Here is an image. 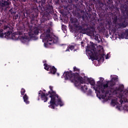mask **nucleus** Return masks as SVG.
I'll return each mask as SVG.
<instances>
[{
    "label": "nucleus",
    "mask_w": 128,
    "mask_h": 128,
    "mask_svg": "<svg viewBox=\"0 0 128 128\" xmlns=\"http://www.w3.org/2000/svg\"><path fill=\"white\" fill-rule=\"evenodd\" d=\"M40 36L46 42V44L44 43L45 46L48 45L54 46V44H58V38L52 34L50 28H48Z\"/></svg>",
    "instance_id": "4"
},
{
    "label": "nucleus",
    "mask_w": 128,
    "mask_h": 128,
    "mask_svg": "<svg viewBox=\"0 0 128 128\" xmlns=\"http://www.w3.org/2000/svg\"><path fill=\"white\" fill-rule=\"evenodd\" d=\"M102 94H100H100H98V96H100V98H102V100H104V98H106V96H108V94H110V91L108 90H104V93H102Z\"/></svg>",
    "instance_id": "14"
},
{
    "label": "nucleus",
    "mask_w": 128,
    "mask_h": 128,
    "mask_svg": "<svg viewBox=\"0 0 128 128\" xmlns=\"http://www.w3.org/2000/svg\"><path fill=\"white\" fill-rule=\"evenodd\" d=\"M93 37L94 38V40H98V34H95Z\"/></svg>",
    "instance_id": "29"
},
{
    "label": "nucleus",
    "mask_w": 128,
    "mask_h": 128,
    "mask_svg": "<svg viewBox=\"0 0 128 128\" xmlns=\"http://www.w3.org/2000/svg\"><path fill=\"white\" fill-rule=\"evenodd\" d=\"M108 54H107V56H106V60H108Z\"/></svg>",
    "instance_id": "37"
},
{
    "label": "nucleus",
    "mask_w": 128,
    "mask_h": 128,
    "mask_svg": "<svg viewBox=\"0 0 128 128\" xmlns=\"http://www.w3.org/2000/svg\"><path fill=\"white\" fill-rule=\"evenodd\" d=\"M70 22L72 24H73L74 26H76L77 24H80V22H78L76 18H72Z\"/></svg>",
    "instance_id": "15"
},
{
    "label": "nucleus",
    "mask_w": 128,
    "mask_h": 128,
    "mask_svg": "<svg viewBox=\"0 0 128 128\" xmlns=\"http://www.w3.org/2000/svg\"><path fill=\"white\" fill-rule=\"evenodd\" d=\"M76 50H74V51L76 52Z\"/></svg>",
    "instance_id": "42"
},
{
    "label": "nucleus",
    "mask_w": 128,
    "mask_h": 128,
    "mask_svg": "<svg viewBox=\"0 0 128 128\" xmlns=\"http://www.w3.org/2000/svg\"><path fill=\"white\" fill-rule=\"evenodd\" d=\"M122 38L128 40V29L125 30L124 32L122 34Z\"/></svg>",
    "instance_id": "17"
},
{
    "label": "nucleus",
    "mask_w": 128,
    "mask_h": 128,
    "mask_svg": "<svg viewBox=\"0 0 128 128\" xmlns=\"http://www.w3.org/2000/svg\"><path fill=\"white\" fill-rule=\"evenodd\" d=\"M2 27V23H0V28ZM4 30H6L7 32H2L4 30L2 29L0 30V38H10L12 36L13 40L16 39V36H18L17 40H20L22 42H26L28 40V36H26L25 34L22 36L24 32L21 30H18L16 32V34L15 36L12 34V28L8 26H4Z\"/></svg>",
    "instance_id": "2"
},
{
    "label": "nucleus",
    "mask_w": 128,
    "mask_h": 128,
    "mask_svg": "<svg viewBox=\"0 0 128 128\" xmlns=\"http://www.w3.org/2000/svg\"><path fill=\"white\" fill-rule=\"evenodd\" d=\"M92 94V90L90 89L88 90V94Z\"/></svg>",
    "instance_id": "33"
},
{
    "label": "nucleus",
    "mask_w": 128,
    "mask_h": 128,
    "mask_svg": "<svg viewBox=\"0 0 128 128\" xmlns=\"http://www.w3.org/2000/svg\"><path fill=\"white\" fill-rule=\"evenodd\" d=\"M52 0H48V6H46V8H41V10L42 12L45 11L47 12H49L50 14H54V7H52Z\"/></svg>",
    "instance_id": "7"
},
{
    "label": "nucleus",
    "mask_w": 128,
    "mask_h": 128,
    "mask_svg": "<svg viewBox=\"0 0 128 128\" xmlns=\"http://www.w3.org/2000/svg\"><path fill=\"white\" fill-rule=\"evenodd\" d=\"M52 23H50V24H52Z\"/></svg>",
    "instance_id": "43"
},
{
    "label": "nucleus",
    "mask_w": 128,
    "mask_h": 128,
    "mask_svg": "<svg viewBox=\"0 0 128 128\" xmlns=\"http://www.w3.org/2000/svg\"><path fill=\"white\" fill-rule=\"evenodd\" d=\"M102 2H104V0H98V4L100 6H102V4L104 5Z\"/></svg>",
    "instance_id": "28"
},
{
    "label": "nucleus",
    "mask_w": 128,
    "mask_h": 128,
    "mask_svg": "<svg viewBox=\"0 0 128 128\" xmlns=\"http://www.w3.org/2000/svg\"><path fill=\"white\" fill-rule=\"evenodd\" d=\"M110 80L113 82H115V84H116V82H118V78L117 76H115L112 78Z\"/></svg>",
    "instance_id": "21"
},
{
    "label": "nucleus",
    "mask_w": 128,
    "mask_h": 128,
    "mask_svg": "<svg viewBox=\"0 0 128 128\" xmlns=\"http://www.w3.org/2000/svg\"><path fill=\"white\" fill-rule=\"evenodd\" d=\"M97 84L98 86L96 88V87H94V88L95 90L96 96H98L100 94H104V90H106V88L104 87V84L100 81H98L97 82Z\"/></svg>",
    "instance_id": "6"
},
{
    "label": "nucleus",
    "mask_w": 128,
    "mask_h": 128,
    "mask_svg": "<svg viewBox=\"0 0 128 128\" xmlns=\"http://www.w3.org/2000/svg\"><path fill=\"white\" fill-rule=\"evenodd\" d=\"M74 26L76 28L77 30H82V26H80V24L75 25V26Z\"/></svg>",
    "instance_id": "26"
},
{
    "label": "nucleus",
    "mask_w": 128,
    "mask_h": 128,
    "mask_svg": "<svg viewBox=\"0 0 128 128\" xmlns=\"http://www.w3.org/2000/svg\"><path fill=\"white\" fill-rule=\"evenodd\" d=\"M38 100H40V98L42 99V100L44 101V102H48V95L50 94V93H46L45 94L44 92H42V90H40L39 92H38Z\"/></svg>",
    "instance_id": "9"
},
{
    "label": "nucleus",
    "mask_w": 128,
    "mask_h": 128,
    "mask_svg": "<svg viewBox=\"0 0 128 128\" xmlns=\"http://www.w3.org/2000/svg\"><path fill=\"white\" fill-rule=\"evenodd\" d=\"M22 2H26V0H22Z\"/></svg>",
    "instance_id": "39"
},
{
    "label": "nucleus",
    "mask_w": 128,
    "mask_h": 128,
    "mask_svg": "<svg viewBox=\"0 0 128 128\" xmlns=\"http://www.w3.org/2000/svg\"><path fill=\"white\" fill-rule=\"evenodd\" d=\"M122 86H120L119 87H116L114 89H112L114 94H118V92H122Z\"/></svg>",
    "instance_id": "16"
},
{
    "label": "nucleus",
    "mask_w": 128,
    "mask_h": 128,
    "mask_svg": "<svg viewBox=\"0 0 128 128\" xmlns=\"http://www.w3.org/2000/svg\"><path fill=\"white\" fill-rule=\"evenodd\" d=\"M108 2H107L108 4H112V2H114L113 0H108Z\"/></svg>",
    "instance_id": "32"
},
{
    "label": "nucleus",
    "mask_w": 128,
    "mask_h": 128,
    "mask_svg": "<svg viewBox=\"0 0 128 128\" xmlns=\"http://www.w3.org/2000/svg\"><path fill=\"white\" fill-rule=\"evenodd\" d=\"M58 76H60V74L58 73L57 74Z\"/></svg>",
    "instance_id": "40"
},
{
    "label": "nucleus",
    "mask_w": 128,
    "mask_h": 128,
    "mask_svg": "<svg viewBox=\"0 0 128 128\" xmlns=\"http://www.w3.org/2000/svg\"><path fill=\"white\" fill-rule=\"evenodd\" d=\"M74 72H80V69L76 68V66L74 67Z\"/></svg>",
    "instance_id": "31"
},
{
    "label": "nucleus",
    "mask_w": 128,
    "mask_h": 128,
    "mask_svg": "<svg viewBox=\"0 0 128 128\" xmlns=\"http://www.w3.org/2000/svg\"><path fill=\"white\" fill-rule=\"evenodd\" d=\"M47 20H50V12L44 11L43 12L42 18L41 20L42 22H44Z\"/></svg>",
    "instance_id": "11"
},
{
    "label": "nucleus",
    "mask_w": 128,
    "mask_h": 128,
    "mask_svg": "<svg viewBox=\"0 0 128 128\" xmlns=\"http://www.w3.org/2000/svg\"><path fill=\"white\" fill-rule=\"evenodd\" d=\"M64 78L66 80H69L71 82H74L76 86H80V84H84L81 86V90L84 92L88 90V86L86 85L84 80L82 77L80 76L78 73H74L72 70L65 72L62 76V78Z\"/></svg>",
    "instance_id": "1"
},
{
    "label": "nucleus",
    "mask_w": 128,
    "mask_h": 128,
    "mask_svg": "<svg viewBox=\"0 0 128 128\" xmlns=\"http://www.w3.org/2000/svg\"><path fill=\"white\" fill-rule=\"evenodd\" d=\"M8 12L9 14H16V12L14 11V8H11Z\"/></svg>",
    "instance_id": "24"
},
{
    "label": "nucleus",
    "mask_w": 128,
    "mask_h": 128,
    "mask_svg": "<svg viewBox=\"0 0 128 128\" xmlns=\"http://www.w3.org/2000/svg\"><path fill=\"white\" fill-rule=\"evenodd\" d=\"M18 18V14L14 16V18H15V20H16Z\"/></svg>",
    "instance_id": "34"
},
{
    "label": "nucleus",
    "mask_w": 128,
    "mask_h": 128,
    "mask_svg": "<svg viewBox=\"0 0 128 128\" xmlns=\"http://www.w3.org/2000/svg\"><path fill=\"white\" fill-rule=\"evenodd\" d=\"M44 70H48V72H50L48 74H56V68L54 66H52L48 64H44Z\"/></svg>",
    "instance_id": "8"
},
{
    "label": "nucleus",
    "mask_w": 128,
    "mask_h": 128,
    "mask_svg": "<svg viewBox=\"0 0 128 128\" xmlns=\"http://www.w3.org/2000/svg\"><path fill=\"white\" fill-rule=\"evenodd\" d=\"M43 91L44 92H46V90H43Z\"/></svg>",
    "instance_id": "41"
},
{
    "label": "nucleus",
    "mask_w": 128,
    "mask_h": 128,
    "mask_svg": "<svg viewBox=\"0 0 128 128\" xmlns=\"http://www.w3.org/2000/svg\"><path fill=\"white\" fill-rule=\"evenodd\" d=\"M86 54L90 56V58L98 60V62H104V54H100L96 52V48L92 46L91 48L86 49Z\"/></svg>",
    "instance_id": "5"
},
{
    "label": "nucleus",
    "mask_w": 128,
    "mask_h": 128,
    "mask_svg": "<svg viewBox=\"0 0 128 128\" xmlns=\"http://www.w3.org/2000/svg\"><path fill=\"white\" fill-rule=\"evenodd\" d=\"M38 32H40L38 28H34V34H35L36 36H38Z\"/></svg>",
    "instance_id": "23"
},
{
    "label": "nucleus",
    "mask_w": 128,
    "mask_h": 128,
    "mask_svg": "<svg viewBox=\"0 0 128 128\" xmlns=\"http://www.w3.org/2000/svg\"><path fill=\"white\" fill-rule=\"evenodd\" d=\"M88 80L90 85H92V86H94L96 84V81H94L93 79H90V78H88Z\"/></svg>",
    "instance_id": "20"
},
{
    "label": "nucleus",
    "mask_w": 128,
    "mask_h": 128,
    "mask_svg": "<svg viewBox=\"0 0 128 128\" xmlns=\"http://www.w3.org/2000/svg\"><path fill=\"white\" fill-rule=\"evenodd\" d=\"M120 102L121 104H124V102H128V98H126V95L122 94L120 97Z\"/></svg>",
    "instance_id": "13"
},
{
    "label": "nucleus",
    "mask_w": 128,
    "mask_h": 128,
    "mask_svg": "<svg viewBox=\"0 0 128 128\" xmlns=\"http://www.w3.org/2000/svg\"><path fill=\"white\" fill-rule=\"evenodd\" d=\"M116 102L114 101V100H112L111 101V105L113 106H116Z\"/></svg>",
    "instance_id": "30"
},
{
    "label": "nucleus",
    "mask_w": 128,
    "mask_h": 128,
    "mask_svg": "<svg viewBox=\"0 0 128 128\" xmlns=\"http://www.w3.org/2000/svg\"><path fill=\"white\" fill-rule=\"evenodd\" d=\"M116 84V82L111 81V80H110V81H106V83L104 85V88H109L112 90V88Z\"/></svg>",
    "instance_id": "12"
},
{
    "label": "nucleus",
    "mask_w": 128,
    "mask_h": 128,
    "mask_svg": "<svg viewBox=\"0 0 128 128\" xmlns=\"http://www.w3.org/2000/svg\"><path fill=\"white\" fill-rule=\"evenodd\" d=\"M30 24H36V20L34 19V16L30 20Z\"/></svg>",
    "instance_id": "25"
},
{
    "label": "nucleus",
    "mask_w": 128,
    "mask_h": 128,
    "mask_svg": "<svg viewBox=\"0 0 128 128\" xmlns=\"http://www.w3.org/2000/svg\"><path fill=\"white\" fill-rule=\"evenodd\" d=\"M105 14L104 12H101V16H104Z\"/></svg>",
    "instance_id": "35"
},
{
    "label": "nucleus",
    "mask_w": 128,
    "mask_h": 128,
    "mask_svg": "<svg viewBox=\"0 0 128 128\" xmlns=\"http://www.w3.org/2000/svg\"><path fill=\"white\" fill-rule=\"evenodd\" d=\"M100 80H104V78L100 77Z\"/></svg>",
    "instance_id": "38"
},
{
    "label": "nucleus",
    "mask_w": 128,
    "mask_h": 128,
    "mask_svg": "<svg viewBox=\"0 0 128 128\" xmlns=\"http://www.w3.org/2000/svg\"><path fill=\"white\" fill-rule=\"evenodd\" d=\"M20 94L22 96H24V94H26V90H24V88H22L20 90Z\"/></svg>",
    "instance_id": "27"
},
{
    "label": "nucleus",
    "mask_w": 128,
    "mask_h": 128,
    "mask_svg": "<svg viewBox=\"0 0 128 128\" xmlns=\"http://www.w3.org/2000/svg\"><path fill=\"white\" fill-rule=\"evenodd\" d=\"M50 91H48V94H50V98L51 100L48 102L50 104L48 106V108L54 110L55 106H64V102L62 101V99L56 92L52 90V86H50Z\"/></svg>",
    "instance_id": "3"
},
{
    "label": "nucleus",
    "mask_w": 128,
    "mask_h": 128,
    "mask_svg": "<svg viewBox=\"0 0 128 128\" xmlns=\"http://www.w3.org/2000/svg\"><path fill=\"white\" fill-rule=\"evenodd\" d=\"M81 46H84V42H81Z\"/></svg>",
    "instance_id": "36"
},
{
    "label": "nucleus",
    "mask_w": 128,
    "mask_h": 128,
    "mask_svg": "<svg viewBox=\"0 0 128 128\" xmlns=\"http://www.w3.org/2000/svg\"><path fill=\"white\" fill-rule=\"evenodd\" d=\"M23 100L24 102L26 103V104H30V102L28 101V96L26 94H25L24 96H23Z\"/></svg>",
    "instance_id": "18"
},
{
    "label": "nucleus",
    "mask_w": 128,
    "mask_h": 128,
    "mask_svg": "<svg viewBox=\"0 0 128 128\" xmlns=\"http://www.w3.org/2000/svg\"><path fill=\"white\" fill-rule=\"evenodd\" d=\"M12 2L8 0H0V8H5L8 10L10 8Z\"/></svg>",
    "instance_id": "10"
},
{
    "label": "nucleus",
    "mask_w": 128,
    "mask_h": 128,
    "mask_svg": "<svg viewBox=\"0 0 128 128\" xmlns=\"http://www.w3.org/2000/svg\"><path fill=\"white\" fill-rule=\"evenodd\" d=\"M70 50H74V46H70L66 50V52H70Z\"/></svg>",
    "instance_id": "22"
},
{
    "label": "nucleus",
    "mask_w": 128,
    "mask_h": 128,
    "mask_svg": "<svg viewBox=\"0 0 128 128\" xmlns=\"http://www.w3.org/2000/svg\"><path fill=\"white\" fill-rule=\"evenodd\" d=\"M88 34L90 36H94L95 34H96V30L93 29L92 30H88Z\"/></svg>",
    "instance_id": "19"
}]
</instances>
